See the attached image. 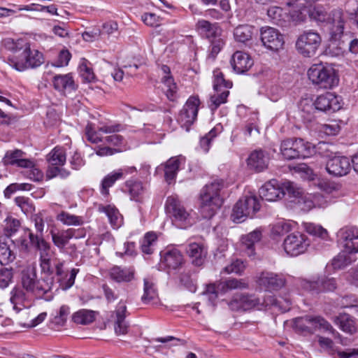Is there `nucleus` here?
Masks as SVG:
<instances>
[{
    "mask_svg": "<svg viewBox=\"0 0 358 358\" xmlns=\"http://www.w3.org/2000/svg\"><path fill=\"white\" fill-rule=\"evenodd\" d=\"M37 281L36 271L34 268H27L22 273V288L27 292H33Z\"/></svg>",
    "mask_w": 358,
    "mask_h": 358,
    "instance_id": "nucleus-40",
    "label": "nucleus"
},
{
    "mask_svg": "<svg viewBox=\"0 0 358 358\" xmlns=\"http://www.w3.org/2000/svg\"><path fill=\"white\" fill-rule=\"evenodd\" d=\"M223 187L222 180H215L210 184L206 185L200 192L201 201H224L220 191Z\"/></svg>",
    "mask_w": 358,
    "mask_h": 358,
    "instance_id": "nucleus-20",
    "label": "nucleus"
},
{
    "mask_svg": "<svg viewBox=\"0 0 358 358\" xmlns=\"http://www.w3.org/2000/svg\"><path fill=\"white\" fill-rule=\"evenodd\" d=\"M54 281V276H44L42 279L37 280L34 293L43 296L52 289Z\"/></svg>",
    "mask_w": 358,
    "mask_h": 358,
    "instance_id": "nucleus-45",
    "label": "nucleus"
},
{
    "mask_svg": "<svg viewBox=\"0 0 358 358\" xmlns=\"http://www.w3.org/2000/svg\"><path fill=\"white\" fill-rule=\"evenodd\" d=\"M52 166H63L66 162V152L63 148L55 147L47 156Z\"/></svg>",
    "mask_w": 358,
    "mask_h": 358,
    "instance_id": "nucleus-46",
    "label": "nucleus"
},
{
    "mask_svg": "<svg viewBox=\"0 0 358 358\" xmlns=\"http://www.w3.org/2000/svg\"><path fill=\"white\" fill-rule=\"evenodd\" d=\"M196 29L203 38H206L209 41L219 38L221 31L217 23H211L206 20H199Z\"/></svg>",
    "mask_w": 358,
    "mask_h": 358,
    "instance_id": "nucleus-25",
    "label": "nucleus"
},
{
    "mask_svg": "<svg viewBox=\"0 0 358 358\" xmlns=\"http://www.w3.org/2000/svg\"><path fill=\"white\" fill-rule=\"evenodd\" d=\"M123 129V126L120 124L111 125H103L98 128V131L110 135L103 138V141L114 146H120L124 144V137L116 133Z\"/></svg>",
    "mask_w": 358,
    "mask_h": 358,
    "instance_id": "nucleus-21",
    "label": "nucleus"
},
{
    "mask_svg": "<svg viewBox=\"0 0 358 358\" xmlns=\"http://www.w3.org/2000/svg\"><path fill=\"white\" fill-rule=\"evenodd\" d=\"M334 322L342 331L346 333L352 334L356 331L355 322L348 314H340L335 317Z\"/></svg>",
    "mask_w": 358,
    "mask_h": 358,
    "instance_id": "nucleus-42",
    "label": "nucleus"
},
{
    "mask_svg": "<svg viewBox=\"0 0 358 358\" xmlns=\"http://www.w3.org/2000/svg\"><path fill=\"white\" fill-rule=\"evenodd\" d=\"M157 294L154 288L152 282L148 279H144V294L142 296V301L145 303H148L151 301L157 298Z\"/></svg>",
    "mask_w": 358,
    "mask_h": 358,
    "instance_id": "nucleus-59",
    "label": "nucleus"
},
{
    "mask_svg": "<svg viewBox=\"0 0 358 358\" xmlns=\"http://www.w3.org/2000/svg\"><path fill=\"white\" fill-rule=\"evenodd\" d=\"M310 290L319 293L320 292H331L336 288V280L334 278H322L317 281L309 283Z\"/></svg>",
    "mask_w": 358,
    "mask_h": 358,
    "instance_id": "nucleus-37",
    "label": "nucleus"
},
{
    "mask_svg": "<svg viewBox=\"0 0 358 358\" xmlns=\"http://www.w3.org/2000/svg\"><path fill=\"white\" fill-rule=\"evenodd\" d=\"M338 241L350 254L358 252V229L356 227H344L337 233Z\"/></svg>",
    "mask_w": 358,
    "mask_h": 358,
    "instance_id": "nucleus-14",
    "label": "nucleus"
},
{
    "mask_svg": "<svg viewBox=\"0 0 358 358\" xmlns=\"http://www.w3.org/2000/svg\"><path fill=\"white\" fill-rule=\"evenodd\" d=\"M27 299V294L23 288L15 287L10 292V301L11 303L13 304L14 309L17 312L22 310V308L18 307V306L25 307L24 303Z\"/></svg>",
    "mask_w": 358,
    "mask_h": 358,
    "instance_id": "nucleus-44",
    "label": "nucleus"
},
{
    "mask_svg": "<svg viewBox=\"0 0 358 358\" xmlns=\"http://www.w3.org/2000/svg\"><path fill=\"white\" fill-rule=\"evenodd\" d=\"M220 292L218 283H210L206 285L205 290L203 292V294L208 296V300L213 306H215L216 299L218 297V294Z\"/></svg>",
    "mask_w": 358,
    "mask_h": 358,
    "instance_id": "nucleus-60",
    "label": "nucleus"
},
{
    "mask_svg": "<svg viewBox=\"0 0 358 358\" xmlns=\"http://www.w3.org/2000/svg\"><path fill=\"white\" fill-rule=\"evenodd\" d=\"M54 88L61 92L76 90L74 80L71 74L57 75L53 78Z\"/></svg>",
    "mask_w": 358,
    "mask_h": 358,
    "instance_id": "nucleus-35",
    "label": "nucleus"
},
{
    "mask_svg": "<svg viewBox=\"0 0 358 358\" xmlns=\"http://www.w3.org/2000/svg\"><path fill=\"white\" fill-rule=\"evenodd\" d=\"M333 22L337 23L330 31V43L326 49L327 54L333 57L343 55L347 48L353 54L358 53V38L350 39L348 34H344L345 20L343 10L333 13Z\"/></svg>",
    "mask_w": 358,
    "mask_h": 358,
    "instance_id": "nucleus-1",
    "label": "nucleus"
},
{
    "mask_svg": "<svg viewBox=\"0 0 358 358\" xmlns=\"http://www.w3.org/2000/svg\"><path fill=\"white\" fill-rule=\"evenodd\" d=\"M269 160L268 153L259 149L251 152L246 159V162L250 170L259 173L267 169Z\"/></svg>",
    "mask_w": 358,
    "mask_h": 358,
    "instance_id": "nucleus-19",
    "label": "nucleus"
},
{
    "mask_svg": "<svg viewBox=\"0 0 358 358\" xmlns=\"http://www.w3.org/2000/svg\"><path fill=\"white\" fill-rule=\"evenodd\" d=\"M161 261L170 269H177L184 263L183 256L181 252L176 248L161 252Z\"/></svg>",
    "mask_w": 358,
    "mask_h": 358,
    "instance_id": "nucleus-26",
    "label": "nucleus"
},
{
    "mask_svg": "<svg viewBox=\"0 0 358 358\" xmlns=\"http://www.w3.org/2000/svg\"><path fill=\"white\" fill-rule=\"evenodd\" d=\"M186 251L194 266H200L203 264L207 250L202 244L192 243L188 245Z\"/></svg>",
    "mask_w": 358,
    "mask_h": 358,
    "instance_id": "nucleus-27",
    "label": "nucleus"
},
{
    "mask_svg": "<svg viewBox=\"0 0 358 358\" xmlns=\"http://www.w3.org/2000/svg\"><path fill=\"white\" fill-rule=\"evenodd\" d=\"M261 208V203H236L231 217L235 222H242L248 217H252Z\"/></svg>",
    "mask_w": 358,
    "mask_h": 358,
    "instance_id": "nucleus-18",
    "label": "nucleus"
},
{
    "mask_svg": "<svg viewBox=\"0 0 358 358\" xmlns=\"http://www.w3.org/2000/svg\"><path fill=\"white\" fill-rule=\"evenodd\" d=\"M288 194L289 198L301 199L303 201H311V199L305 196V191L299 185L285 181L279 186L276 180L266 182L259 190V196L263 201H278Z\"/></svg>",
    "mask_w": 358,
    "mask_h": 358,
    "instance_id": "nucleus-2",
    "label": "nucleus"
},
{
    "mask_svg": "<svg viewBox=\"0 0 358 358\" xmlns=\"http://www.w3.org/2000/svg\"><path fill=\"white\" fill-rule=\"evenodd\" d=\"M161 69L164 73L162 78V82L164 85L163 90L170 101H174L176 97L177 86L173 77L170 76V68L166 65H163Z\"/></svg>",
    "mask_w": 358,
    "mask_h": 358,
    "instance_id": "nucleus-28",
    "label": "nucleus"
},
{
    "mask_svg": "<svg viewBox=\"0 0 358 358\" xmlns=\"http://www.w3.org/2000/svg\"><path fill=\"white\" fill-rule=\"evenodd\" d=\"M306 0H292L287 2V6L292 8L289 15L279 6H271L267 10V15L274 23L280 26H284V24L289 20L303 21L305 17L303 12L308 7L306 4Z\"/></svg>",
    "mask_w": 358,
    "mask_h": 358,
    "instance_id": "nucleus-3",
    "label": "nucleus"
},
{
    "mask_svg": "<svg viewBox=\"0 0 358 358\" xmlns=\"http://www.w3.org/2000/svg\"><path fill=\"white\" fill-rule=\"evenodd\" d=\"M210 41V46L209 48V53L208 55V59L214 60L217 55V54L221 50L222 48L224 45L223 40L219 37L215 39H213Z\"/></svg>",
    "mask_w": 358,
    "mask_h": 358,
    "instance_id": "nucleus-62",
    "label": "nucleus"
},
{
    "mask_svg": "<svg viewBox=\"0 0 358 358\" xmlns=\"http://www.w3.org/2000/svg\"><path fill=\"white\" fill-rule=\"evenodd\" d=\"M4 231L6 236H10L15 234L20 227V222L16 218L8 217L6 220Z\"/></svg>",
    "mask_w": 358,
    "mask_h": 358,
    "instance_id": "nucleus-63",
    "label": "nucleus"
},
{
    "mask_svg": "<svg viewBox=\"0 0 358 358\" xmlns=\"http://www.w3.org/2000/svg\"><path fill=\"white\" fill-rule=\"evenodd\" d=\"M260 284L270 289H278L285 284V280L273 273H262L259 278Z\"/></svg>",
    "mask_w": 358,
    "mask_h": 358,
    "instance_id": "nucleus-34",
    "label": "nucleus"
},
{
    "mask_svg": "<svg viewBox=\"0 0 358 358\" xmlns=\"http://www.w3.org/2000/svg\"><path fill=\"white\" fill-rule=\"evenodd\" d=\"M88 62L83 59L82 63L79 65V72L81 77L87 82H92L94 80L95 76L90 66H88Z\"/></svg>",
    "mask_w": 358,
    "mask_h": 358,
    "instance_id": "nucleus-61",
    "label": "nucleus"
},
{
    "mask_svg": "<svg viewBox=\"0 0 358 358\" xmlns=\"http://www.w3.org/2000/svg\"><path fill=\"white\" fill-rule=\"evenodd\" d=\"M110 278L117 282H128L134 277V271L131 268H122L115 266L109 273Z\"/></svg>",
    "mask_w": 358,
    "mask_h": 358,
    "instance_id": "nucleus-33",
    "label": "nucleus"
},
{
    "mask_svg": "<svg viewBox=\"0 0 358 358\" xmlns=\"http://www.w3.org/2000/svg\"><path fill=\"white\" fill-rule=\"evenodd\" d=\"M291 230V224L282 220L271 226V235L273 238H275L276 237L285 235Z\"/></svg>",
    "mask_w": 358,
    "mask_h": 358,
    "instance_id": "nucleus-54",
    "label": "nucleus"
},
{
    "mask_svg": "<svg viewBox=\"0 0 358 358\" xmlns=\"http://www.w3.org/2000/svg\"><path fill=\"white\" fill-rule=\"evenodd\" d=\"M336 10H342L341 9H334L330 14H328L325 9L321 6H314L308 10L309 15L311 18L316 21L331 24L332 27L330 31L336 27L337 23L333 22V13Z\"/></svg>",
    "mask_w": 358,
    "mask_h": 358,
    "instance_id": "nucleus-31",
    "label": "nucleus"
},
{
    "mask_svg": "<svg viewBox=\"0 0 358 358\" xmlns=\"http://www.w3.org/2000/svg\"><path fill=\"white\" fill-rule=\"evenodd\" d=\"M280 152L287 160L306 158L315 153V147L302 138H288L281 143Z\"/></svg>",
    "mask_w": 358,
    "mask_h": 358,
    "instance_id": "nucleus-5",
    "label": "nucleus"
},
{
    "mask_svg": "<svg viewBox=\"0 0 358 358\" xmlns=\"http://www.w3.org/2000/svg\"><path fill=\"white\" fill-rule=\"evenodd\" d=\"M350 159L345 156L330 157L326 164V171L333 177L345 176L350 173Z\"/></svg>",
    "mask_w": 358,
    "mask_h": 358,
    "instance_id": "nucleus-15",
    "label": "nucleus"
},
{
    "mask_svg": "<svg viewBox=\"0 0 358 358\" xmlns=\"http://www.w3.org/2000/svg\"><path fill=\"white\" fill-rule=\"evenodd\" d=\"M254 27L248 24L239 25L234 31V36L236 41L245 43L251 40Z\"/></svg>",
    "mask_w": 358,
    "mask_h": 358,
    "instance_id": "nucleus-43",
    "label": "nucleus"
},
{
    "mask_svg": "<svg viewBox=\"0 0 358 358\" xmlns=\"http://www.w3.org/2000/svg\"><path fill=\"white\" fill-rule=\"evenodd\" d=\"M25 153L21 150H8L2 162L5 166L15 165L18 167H30L32 166V161L24 158Z\"/></svg>",
    "mask_w": 358,
    "mask_h": 358,
    "instance_id": "nucleus-24",
    "label": "nucleus"
},
{
    "mask_svg": "<svg viewBox=\"0 0 358 358\" xmlns=\"http://www.w3.org/2000/svg\"><path fill=\"white\" fill-rule=\"evenodd\" d=\"M302 110L305 111V106H307L310 109H315L320 111H336L341 108V103L338 97L331 92H327L317 96L313 103L310 101L306 99L301 103Z\"/></svg>",
    "mask_w": 358,
    "mask_h": 358,
    "instance_id": "nucleus-11",
    "label": "nucleus"
},
{
    "mask_svg": "<svg viewBox=\"0 0 358 358\" xmlns=\"http://www.w3.org/2000/svg\"><path fill=\"white\" fill-rule=\"evenodd\" d=\"M165 209L166 213L176 221H185L189 215L181 203H166Z\"/></svg>",
    "mask_w": 358,
    "mask_h": 358,
    "instance_id": "nucleus-36",
    "label": "nucleus"
},
{
    "mask_svg": "<svg viewBox=\"0 0 358 358\" xmlns=\"http://www.w3.org/2000/svg\"><path fill=\"white\" fill-rule=\"evenodd\" d=\"M2 44L3 47L12 52H17L22 50V52L24 50V48L27 45L28 43H27L23 39H17L14 40L10 38H5L2 41Z\"/></svg>",
    "mask_w": 358,
    "mask_h": 358,
    "instance_id": "nucleus-50",
    "label": "nucleus"
},
{
    "mask_svg": "<svg viewBox=\"0 0 358 358\" xmlns=\"http://www.w3.org/2000/svg\"><path fill=\"white\" fill-rule=\"evenodd\" d=\"M57 219L67 225L79 226L83 223L81 217L70 215L69 213L64 211L57 215Z\"/></svg>",
    "mask_w": 358,
    "mask_h": 358,
    "instance_id": "nucleus-57",
    "label": "nucleus"
},
{
    "mask_svg": "<svg viewBox=\"0 0 358 358\" xmlns=\"http://www.w3.org/2000/svg\"><path fill=\"white\" fill-rule=\"evenodd\" d=\"M292 323L294 331L303 335L313 334L318 329L329 331L334 336L338 334L327 320L320 316L305 315L296 317L293 320Z\"/></svg>",
    "mask_w": 358,
    "mask_h": 358,
    "instance_id": "nucleus-4",
    "label": "nucleus"
},
{
    "mask_svg": "<svg viewBox=\"0 0 358 358\" xmlns=\"http://www.w3.org/2000/svg\"><path fill=\"white\" fill-rule=\"evenodd\" d=\"M266 96L272 101H277L282 94V90L278 85H268L265 90Z\"/></svg>",
    "mask_w": 358,
    "mask_h": 358,
    "instance_id": "nucleus-64",
    "label": "nucleus"
},
{
    "mask_svg": "<svg viewBox=\"0 0 358 358\" xmlns=\"http://www.w3.org/2000/svg\"><path fill=\"white\" fill-rule=\"evenodd\" d=\"M54 244L59 248H63L72 238H78L81 236L80 229H69L58 233L51 232Z\"/></svg>",
    "mask_w": 358,
    "mask_h": 358,
    "instance_id": "nucleus-30",
    "label": "nucleus"
},
{
    "mask_svg": "<svg viewBox=\"0 0 358 358\" xmlns=\"http://www.w3.org/2000/svg\"><path fill=\"white\" fill-rule=\"evenodd\" d=\"M262 238V231L259 229H255L248 235L242 238V242L245 248V253L248 256H254L255 243L259 242Z\"/></svg>",
    "mask_w": 358,
    "mask_h": 358,
    "instance_id": "nucleus-39",
    "label": "nucleus"
},
{
    "mask_svg": "<svg viewBox=\"0 0 358 358\" xmlns=\"http://www.w3.org/2000/svg\"><path fill=\"white\" fill-rule=\"evenodd\" d=\"M303 226L306 231L312 236L319 237L323 240L328 238L327 231L320 225L313 223H304Z\"/></svg>",
    "mask_w": 358,
    "mask_h": 358,
    "instance_id": "nucleus-53",
    "label": "nucleus"
},
{
    "mask_svg": "<svg viewBox=\"0 0 358 358\" xmlns=\"http://www.w3.org/2000/svg\"><path fill=\"white\" fill-rule=\"evenodd\" d=\"M157 238V234L153 231L148 232L145 234L141 245V250L143 253L150 255L153 252L152 248Z\"/></svg>",
    "mask_w": 358,
    "mask_h": 358,
    "instance_id": "nucleus-51",
    "label": "nucleus"
},
{
    "mask_svg": "<svg viewBox=\"0 0 358 358\" xmlns=\"http://www.w3.org/2000/svg\"><path fill=\"white\" fill-rule=\"evenodd\" d=\"M230 64L235 72L237 73H244L253 66L254 62L247 53L242 51H236L232 55Z\"/></svg>",
    "mask_w": 358,
    "mask_h": 358,
    "instance_id": "nucleus-23",
    "label": "nucleus"
},
{
    "mask_svg": "<svg viewBox=\"0 0 358 358\" xmlns=\"http://www.w3.org/2000/svg\"><path fill=\"white\" fill-rule=\"evenodd\" d=\"M199 103L198 97L191 96L179 113L178 121L186 127L187 130L196 119Z\"/></svg>",
    "mask_w": 358,
    "mask_h": 358,
    "instance_id": "nucleus-17",
    "label": "nucleus"
},
{
    "mask_svg": "<svg viewBox=\"0 0 358 358\" xmlns=\"http://www.w3.org/2000/svg\"><path fill=\"white\" fill-rule=\"evenodd\" d=\"M79 272L78 268H72L69 273L68 271L64 273V275L61 277V280L58 278L56 281L59 283V287L62 290H67L71 288L75 283V279L77 274Z\"/></svg>",
    "mask_w": 358,
    "mask_h": 358,
    "instance_id": "nucleus-47",
    "label": "nucleus"
},
{
    "mask_svg": "<svg viewBox=\"0 0 358 358\" xmlns=\"http://www.w3.org/2000/svg\"><path fill=\"white\" fill-rule=\"evenodd\" d=\"M184 158L181 156L173 157L168 159L161 166L157 168V171L163 167L164 171V179L168 184L175 182L177 173L180 169V166Z\"/></svg>",
    "mask_w": 358,
    "mask_h": 358,
    "instance_id": "nucleus-22",
    "label": "nucleus"
},
{
    "mask_svg": "<svg viewBox=\"0 0 358 358\" xmlns=\"http://www.w3.org/2000/svg\"><path fill=\"white\" fill-rule=\"evenodd\" d=\"M308 76L312 83L320 88L331 89L338 83L334 69L322 63L313 64L308 71Z\"/></svg>",
    "mask_w": 358,
    "mask_h": 358,
    "instance_id": "nucleus-6",
    "label": "nucleus"
},
{
    "mask_svg": "<svg viewBox=\"0 0 358 358\" xmlns=\"http://www.w3.org/2000/svg\"><path fill=\"white\" fill-rule=\"evenodd\" d=\"M213 89L214 94L211 95L209 107L211 110H215L221 104L227 102L229 94V89L232 87V83L226 80L222 72L220 69L213 71Z\"/></svg>",
    "mask_w": 358,
    "mask_h": 358,
    "instance_id": "nucleus-9",
    "label": "nucleus"
},
{
    "mask_svg": "<svg viewBox=\"0 0 358 358\" xmlns=\"http://www.w3.org/2000/svg\"><path fill=\"white\" fill-rule=\"evenodd\" d=\"M220 206L221 205H217V203H201L199 212L204 219H210Z\"/></svg>",
    "mask_w": 358,
    "mask_h": 358,
    "instance_id": "nucleus-58",
    "label": "nucleus"
},
{
    "mask_svg": "<svg viewBox=\"0 0 358 358\" xmlns=\"http://www.w3.org/2000/svg\"><path fill=\"white\" fill-rule=\"evenodd\" d=\"M126 186L128 188L129 193L131 196L132 199L141 196L146 190L143 182L138 180L127 181Z\"/></svg>",
    "mask_w": 358,
    "mask_h": 358,
    "instance_id": "nucleus-52",
    "label": "nucleus"
},
{
    "mask_svg": "<svg viewBox=\"0 0 358 358\" xmlns=\"http://www.w3.org/2000/svg\"><path fill=\"white\" fill-rule=\"evenodd\" d=\"M309 245L310 241L307 236L300 232L289 234L283 241L284 250L287 255L293 257L305 252Z\"/></svg>",
    "mask_w": 358,
    "mask_h": 358,
    "instance_id": "nucleus-12",
    "label": "nucleus"
},
{
    "mask_svg": "<svg viewBox=\"0 0 358 358\" xmlns=\"http://www.w3.org/2000/svg\"><path fill=\"white\" fill-rule=\"evenodd\" d=\"M124 172L122 169L114 171L106 175L101 180L100 192L102 195L109 194L108 189L111 187L117 180L123 178Z\"/></svg>",
    "mask_w": 358,
    "mask_h": 358,
    "instance_id": "nucleus-38",
    "label": "nucleus"
},
{
    "mask_svg": "<svg viewBox=\"0 0 358 358\" xmlns=\"http://www.w3.org/2000/svg\"><path fill=\"white\" fill-rule=\"evenodd\" d=\"M44 62L43 54L37 50H31L28 43L20 55L8 59V64L15 69L23 71L29 68L34 69Z\"/></svg>",
    "mask_w": 358,
    "mask_h": 358,
    "instance_id": "nucleus-8",
    "label": "nucleus"
},
{
    "mask_svg": "<svg viewBox=\"0 0 358 358\" xmlns=\"http://www.w3.org/2000/svg\"><path fill=\"white\" fill-rule=\"evenodd\" d=\"M72 319L76 324L87 325L95 319V312L90 310H81L73 315Z\"/></svg>",
    "mask_w": 358,
    "mask_h": 358,
    "instance_id": "nucleus-48",
    "label": "nucleus"
},
{
    "mask_svg": "<svg viewBox=\"0 0 358 358\" xmlns=\"http://www.w3.org/2000/svg\"><path fill=\"white\" fill-rule=\"evenodd\" d=\"M126 312L127 306L120 303L114 312V315H112V317H115L114 329L117 335H124L128 331L129 326L125 320Z\"/></svg>",
    "mask_w": 358,
    "mask_h": 358,
    "instance_id": "nucleus-29",
    "label": "nucleus"
},
{
    "mask_svg": "<svg viewBox=\"0 0 358 358\" xmlns=\"http://www.w3.org/2000/svg\"><path fill=\"white\" fill-rule=\"evenodd\" d=\"M264 303L266 301H262L255 294H236L229 303V306L232 310H243L245 311L252 308L261 310L264 307Z\"/></svg>",
    "mask_w": 358,
    "mask_h": 358,
    "instance_id": "nucleus-13",
    "label": "nucleus"
},
{
    "mask_svg": "<svg viewBox=\"0 0 358 358\" xmlns=\"http://www.w3.org/2000/svg\"><path fill=\"white\" fill-rule=\"evenodd\" d=\"M15 259V255L5 243L0 242V264L6 265L12 262Z\"/></svg>",
    "mask_w": 358,
    "mask_h": 358,
    "instance_id": "nucleus-56",
    "label": "nucleus"
},
{
    "mask_svg": "<svg viewBox=\"0 0 358 358\" xmlns=\"http://www.w3.org/2000/svg\"><path fill=\"white\" fill-rule=\"evenodd\" d=\"M322 43L320 35L312 30L304 31L297 38L296 48L298 52L305 57L315 55Z\"/></svg>",
    "mask_w": 358,
    "mask_h": 358,
    "instance_id": "nucleus-10",
    "label": "nucleus"
},
{
    "mask_svg": "<svg viewBox=\"0 0 358 358\" xmlns=\"http://www.w3.org/2000/svg\"><path fill=\"white\" fill-rule=\"evenodd\" d=\"M29 242L32 246L41 252V268L43 273L47 276H53L54 271L57 265H59L60 259L55 257H50L48 252L50 245L44 238L29 233Z\"/></svg>",
    "mask_w": 358,
    "mask_h": 358,
    "instance_id": "nucleus-7",
    "label": "nucleus"
},
{
    "mask_svg": "<svg viewBox=\"0 0 358 358\" xmlns=\"http://www.w3.org/2000/svg\"><path fill=\"white\" fill-rule=\"evenodd\" d=\"M261 41L264 46L274 52L282 48L285 43L284 37L280 32L270 27L261 29Z\"/></svg>",
    "mask_w": 358,
    "mask_h": 358,
    "instance_id": "nucleus-16",
    "label": "nucleus"
},
{
    "mask_svg": "<svg viewBox=\"0 0 358 358\" xmlns=\"http://www.w3.org/2000/svg\"><path fill=\"white\" fill-rule=\"evenodd\" d=\"M248 287V283L243 279L228 278L219 282V288L222 293L232 289H243Z\"/></svg>",
    "mask_w": 358,
    "mask_h": 358,
    "instance_id": "nucleus-41",
    "label": "nucleus"
},
{
    "mask_svg": "<svg viewBox=\"0 0 358 358\" xmlns=\"http://www.w3.org/2000/svg\"><path fill=\"white\" fill-rule=\"evenodd\" d=\"M99 212L104 213L109 220L110 224L115 228L120 227L123 222L122 215L119 212V210L111 204L99 205L98 207Z\"/></svg>",
    "mask_w": 358,
    "mask_h": 358,
    "instance_id": "nucleus-32",
    "label": "nucleus"
},
{
    "mask_svg": "<svg viewBox=\"0 0 358 358\" xmlns=\"http://www.w3.org/2000/svg\"><path fill=\"white\" fill-rule=\"evenodd\" d=\"M266 305L269 303L271 305L278 308L282 312H286L290 309L291 302L289 299H283L282 297L275 298L272 296H269L266 301Z\"/></svg>",
    "mask_w": 358,
    "mask_h": 358,
    "instance_id": "nucleus-55",
    "label": "nucleus"
},
{
    "mask_svg": "<svg viewBox=\"0 0 358 358\" xmlns=\"http://www.w3.org/2000/svg\"><path fill=\"white\" fill-rule=\"evenodd\" d=\"M351 255L352 254H350L348 252H346L345 250L340 252L332 260V266L334 268L341 269L350 265V264H352V262H355V259L353 258Z\"/></svg>",
    "mask_w": 358,
    "mask_h": 358,
    "instance_id": "nucleus-49",
    "label": "nucleus"
}]
</instances>
